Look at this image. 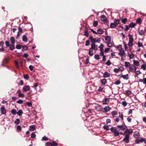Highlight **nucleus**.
<instances>
[{
  "instance_id": "58836bf2",
  "label": "nucleus",
  "mask_w": 146,
  "mask_h": 146,
  "mask_svg": "<svg viewBox=\"0 0 146 146\" xmlns=\"http://www.w3.org/2000/svg\"><path fill=\"white\" fill-rule=\"evenodd\" d=\"M18 29H19V31L17 33V37L19 36V33L20 32H22L23 31L22 29V28L21 27H20Z\"/></svg>"
},
{
  "instance_id": "603ef678",
  "label": "nucleus",
  "mask_w": 146,
  "mask_h": 146,
  "mask_svg": "<svg viewBox=\"0 0 146 146\" xmlns=\"http://www.w3.org/2000/svg\"><path fill=\"white\" fill-rule=\"evenodd\" d=\"M124 44V48H125V50H127V49H128V46L127 45V44H126L125 43H123Z\"/></svg>"
},
{
  "instance_id": "0e129e2a",
  "label": "nucleus",
  "mask_w": 146,
  "mask_h": 146,
  "mask_svg": "<svg viewBox=\"0 0 146 146\" xmlns=\"http://www.w3.org/2000/svg\"><path fill=\"white\" fill-rule=\"evenodd\" d=\"M36 136V135L34 132H33L31 134V137L32 138H34Z\"/></svg>"
},
{
  "instance_id": "ddd939ff",
  "label": "nucleus",
  "mask_w": 146,
  "mask_h": 146,
  "mask_svg": "<svg viewBox=\"0 0 146 146\" xmlns=\"http://www.w3.org/2000/svg\"><path fill=\"white\" fill-rule=\"evenodd\" d=\"M30 87L29 86H25L23 88V90L25 92L29 91L30 90Z\"/></svg>"
},
{
  "instance_id": "c03bdc74",
  "label": "nucleus",
  "mask_w": 146,
  "mask_h": 146,
  "mask_svg": "<svg viewBox=\"0 0 146 146\" xmlns=\"http://www.w3.org/2000/svg\"><path fill=\"white\" fill-rule=\"evenodd\" d=\"M125 93L126 94L127 96H129L131 94V92L129 90H126L125 91Z\"/></svg>"
},
{
  "instance_id": "e2e57ef3",
  "label": "nucleus",
  "mask_w": 146,
  "mask_h": 146,
  "mask_svg": "<svg viewBox=\"0 0 146 146\" xmlns=\"http://www.w3.org/2000/svg\"><path fill=\"white\" fill-rule=\"evenodd\" d=\"M119 69H117V68H115L113 69V71L116 73H118L119 72Z\"/></svg>"
},
{
  "instance_id": "4c0bfd02",
  "label": "nucleus",
  "mask_w": 146,
  "mask_h": 146,
  "mask_svg": "<svg viewBox=\"0 0 146 146\" xmlns=\"http://www.w3.org/2000/svg\"><path fill=\"white\" fill-rule=\"evenodd\" d=\"M117 48L119 50V51L123 50L122 49V46L121 45H118Z\"/></svg>"
},
{
  "instance_id": "0eeeda50",
  "label": "nucleus",
  "mask_w": 146,
  "mask_h": 146,
  "mask_svg": "<svg viewBox=\"0 0 146 146\" xmlns=\"http://www.w3.org/2000/svg\"><path fill=\"white\" fill-rule=\"evenodd\" d=\"M130 135L129 134H126L124 138L123 139V141L126 142L127 143H128L129 142V139L130 138Z\"/></svg>"
},
{
  "instance_id": "13d9d810",
  "label": "nucleus",
  "mask_w": 146,
  "mask_h": 146,
  "mask_svg": "<svg viewBox=\"0 0 146 146\" xmlns=\"http://www.w3.org/2000/svg\"><path fill=\"white\" fill-rule=\"evenodd\" d=\"M24 78L26 80H28L29 78V76L27 74L24 75Z\"/></svg>"
},
{
  "instance_id": "f3484780",
  "label": "nucleus",
  "mask_w": 146,
  "mask_h": 146,
  "mask_svg": "<svg viewBox=\"0 0 146 146\" xmlns=\"http://www.w3.org/2000/svg\"><path fill=\"white\" fill-rule=\"evenodd\" d=\"M143 142H144V139L142 138L140 139H137L135 140V143L137 144L141 143Z\"/></svg>"
},
{
  "instance_id": "ea45409f",
  "label": "nucleus",
  "mask_w": 146,
  "mask_h": 146,
  "mask_svg": "<svg viewBox=\"0 0 146 146\" xmlns=\"http://www.w3.org/2000/svg\"><path fill=\"white\" fill-rule=\"evenodd\" d=\"M141 20L140 18H139L137 19L136 21V23L137 24H141Z\"/></svg>"
},
{
  "instance_id": "69168bd1",
  "label": "nucleus",
  "mask_w": 146,
  "mask_h": 146,
  "mask_svg": "<svg viewBox=\"0 0 146 146\" xmlns=\"http://www.w3.org/2000/svg\"><path fill=\"white\" fill-rule=\"evenodd\" d=\"M125 30L126 31H128L129 29V28L130 27H129V25H125Z\"/></svg>"
},
{
  "instance_id": "f257e3e1",
  "label": "nucleus",
  "mask_w": 146,
  "mask_h": 146,
  "mask_svg": "<svg viewBox=\"0 0 146 146\" xmlns=\"http://www.w3.org/2000/svg\"><path fill=\"white\" fill-rule=\"evenodd\" d=\"M89 39L90 40V41L92 43H94L95 42L100 43L101 41V39L98 37H96L95 38H94L92 36H90L89 37Z\"/></svg>"
},
{
  "instance_id": "aec40b11",
  "label": "nucleus",
  "mask_w": 146,
  "mask_h": 146,
  "mask_svg": "<svg viewBox=\"0 0 146 146\" xmlns=\"http://www.w3.org/2000/svg\"><path fill=\"white\" fill-rule=\"evenodd\" d=\"M101 82L102 85L104 86L107 83V81L106 79L104 78L101 80Z\"/></svg>"
},
{
  "instance_id": "393cba45",
  "label": "nucleus",
  "mask_w": 146,
  "mask_h": 146,
  "mask_svg": "<svg viewBox=\"0 0 146 146\" xmlns=\"http://www.w3.org/2000/svg\"><path fill=\"white\" fill-rule=\"evenodd\" d=\"M104 31L101 29H99L97 30V33L99 34H102L104 33Z\"/></svg>"
},
{
  "instance_id": "79ce46f5",
  "label": "nucleus",
  "mask_w": 146,
  "mask_h": 146,
  "mask_svg": "<svg viewBox=\"0 0 146 146\" xmlns=\"http://www.w3.org/2000/svg\"><path fill=\"white\" fill-rule=\"evenodd\" d=\"M110 130L113 133H114L117 131L116 129L114 127H112L110 129Z\"/></svg>"
},
{
  "instance_id": "6e6d98bb",
  "label": "nucleus",
  "mask_w": 146,
  "mask_h": 146,
  "mask_svg": "<svg viewBox=\"0 0 146 146\" xmlns=\"http://www.w3.org/2000/svg\"><path fill=\"white\" fill-rule=\"evenodd\" d=\"M121 83V82L119 80H117L115 82L114 84L115 85H118L119 84Z\"/></svg>"
},
{
  "instance_id": "a878e982",
  "label": "nucleus",
  "mask_w": 146,
  "mask_h": 146,
  "mask_svg": "<svg viewBox=\"0 0 146 146\" xmlns=\"http://www.w3.org/2000/svg\"><path fill=\"white\" fill-rule=\"evenodd\" d=\"M105 40L107 41V42H110L111 41V38L110 36H106L105 38Z\"/></svg>"
},
{
  "instance_id": "c756f323",
  "label": "nucleus",
  "mask_w": 146,
  "mask_h": 146,
  "mask_svg": "<svg viewBox=\"0 0 146 146\" xmlns=\"http://www.w3.org/2000/svg\"><path fill=\"white\" fill-rule=\"evenodd\" d=\"M104 45L102 44H101L99 46V48L100 49V51H104Z\"/></svg>"
},
{
  "instance_id": "f704fd0d",
  "label": "nucleus",
  "mask_w": 146,
  "mask_h": 146,
  "mask_svg": "<svg viewBox=\"0 0 146 146\" xmlns=\"http://www.w3.org/2000/svg\"><path fill=\"white\" fill-rule=\"evenodd\" d=\"M17 113L19 116L21 115L23 113L22 110H19L17 112Z\"/></svg>"
},
{
  "instance_id": "4468645a",
  "label": "nucleus",
  "mask_w": 146,
  "mask_h": 146,
  "mask_svg": "<svg viewBox=\"0 0 146 146\" xmlns=\"http://www.w3.org/2000/svg\"><path fill=\"white\" fill-rule=\"evenodd\" d=\"M142 61L143 64L141 65V69L145 70L146 69V62H145L143 60H142Z\"/></svg>"
},
{
  "instance_id": "423d86ee",
  "label": "nucleus",
  "mask_w": 146,
  "mask_h": 146,
  "mask_svg": "<svg viewBox=\"0 0 146 146\" xmlns=\"http://www.w3.org/2000/svg\"><path fill=\"white\" fill-rule=\"evenodd\" d=\"M146 31V29L139 28L138 33L140 35H143L145 33V31Z\"/></svg>"
},
{
  "instance_id": "9b49d317",
  "label": "nucleus",
  "mask_w": 146,
  "mask_h": 146,
  "mask_svg": "<svg viewBox=\"0 0 146 146\" xmlns=\"http://www.w3.org/2000/svg\"><path fill=\"white\" fill-rule=\"evenodd\" d=\"M1 113L2 114H5L6 113V110L4 106H3L0 109Z\"/></svg>"
},
{
  "instance_id": "473e14b6",
  "label": "nucleus",
  "mask_w": 146,
  "mask_h": 146,
  "mask_svg": "<svg viewBox=\"0 0 146 146\" xmlns=\"http://www.w3.org/2000/svg\"><path fill=\"white\" fill-rule=\"evenodd\" d=\"M119 20L115 19L114 20V23L116 25V26H117L119 24Z\"/></svg>"
},
{
  "instance_id": "4d7b16f0",
  "label": "nucleus",
  "mask_w": 146,
  "mask_h": 146,
  "mask_svg": "<svg viewBox=\"0 0 146 146\" xmlns=\"http://www.w3.org/2000/svg\"><path fill=\"white\" fill-rule=\"evenodd\" d=\"M131 116L128 117L127 118V120L129 122H131L132 120V118L131 117Z\"/></svg>"
},
{
  "instance_id": "2f4dec72",
  "label": "nucleus",
  "mask_w": 146,
  "mask_h": 146,
  "mask_svg": "<svg viewBox=\"0 0 146 146\" xmlns=\"http://www.w3.org/2000/svg\"><path fill=\"white\" fill-rule=\"evenodd\" d=\"M20 122V120L19 119H16L14 121V123L15 124H19Z\"/></svg>"
},
{
  "instance_id": "864d4df0",
  "label": "nucleus",
  "mask_w": 146,
  "mask_h": 146,
  "mask_svg": "<svg viewBox=\"0 0 146 146\" xmlns=\"http://www.w3.org/2000/svg\"><path fill=\"white\" fill-rule=\"evenodd\" d=\"M90 44V41L89 40H87L86 41L85 46H88Z\"/></svg>"
},
{
  "instance_id": "5701e85b",
  "label": "nucleus",
  "mask_w": 146,
  "mask_h": 146,
  "mask_svg": "<svg viewBox=\"0 0 146 146\" xmlns=\"http://www.w3.org/2000/svg\"><path fill=\"white\" fill-rule=\"evenodd\" d=\"M22 40L25 42L28 41L27 37L26 35H23L22 37Z\"/></svg>"
},
{
  "instance_id": "6e6552de",
  "label": "nucleus",
  "mask_w": 146,
  "mask_h": 146,
  "mask_svg": "<svg viewBox=\"0 0 146 146\" xmlns=\"http://www.w3.org/2000/svg\"><path fill=\"white\" fill-rule=\"evenodd\" d=\"M137 69V68L134 66L131 65L129 68V71L131 72H134L136 71Z\"/></svg>"
},
{
  "instance_id": "f8f14e48",
  "label": "nucleus",
  "mask_w": 146,
  "mask_h": 146,
  "mask_svg": "<svg viewBox=\"0 0 146 146\" xmlns=\"http://www.w3.org/2000/svg\"><path fill=\"white\" fill-rule=\"evenodd\" d=\"M117 127L119 129V130H121L122 131L124 130L126 128V126L125 125H118Z\"/></svg>"
},
{
  "instance_id": "7c9ffc66",
  "label": "nucleus",
  "mask_w": 146,
  "mask_h": 146,
  "mask_svg": "<svg viewBox=\"0 0 146 146\" xmlns=\"http://www.w3.org/2000/svg\"><path fill=\"white\" fill-rule=\"evenodd\" d=\"M22 51H23L27 50L28 48V47L26 45H24L22 46Z\"/></svg>"
},
{
  "instance_id": "de8ad7c7",
  "label": "nucleus",
  "mask_w": 146,
  "mask_h": 146,
  "mask_svg": "<svg viewBox=\"0 0 146 146\" xmlns=\"http://www.w3.org/2000/svg\"><path fill=\"white\" fill-rule=\"evenodd\" d=\"M98 22L97 21H94L93 23V25L94 27H96L98 25Z\"/></svg>"
},
{
  "instance_id": "6ab92c4d",
  "label": "nucleus",
  "mask_w": 146,
  "mask_h": 146,
  "mask_svg": "<svg viewBox=\"0 0 146 146\" xmlns=\"http://www.w3.org/2000/svg\"><path fill=\"white\" fill-rule=\"evenodd\" d=\"M91 48L92 49L95 50L98 49L97 47V46L94 43H92V44H91Z\"/></svg>"
},
{
  "instance_id": "cd10ccee",
  "label": "nucleus",
  "mask_w": 146,
  "mask_h": 146,
  "mask_svg": "<svg viewBox=\"0 0 146 146\" xmlns=\"http://www.w3.org/2000/svg\"><path fill=\"white\" fill-rule=\"evenodd\" d=\"M11 43L12 44H14L15 42V40L14 37H11L10 39Z\"/></svg>"
},
{
  "instance_id": "412c9836",
  "label": "nucleus",
  "mask_w": 146,
  "mask_h": 146,
  "mask_svg": "<svg viewBox=\"0 0 146 146\" xmlns=\"http://www.w3.org/2000/svg\"><path fill=\"white\" fill-rule=\"evenodd\" d=\"M110 75V74L107 72H105L103 73V76L105 78L109 77Z\"/></svg>"
},
{
  "instance_id": "4be33fe9",
  "label": "nucleus",
  "mask_w": 146,
  "mask_h": 146,
  "mask_svg": "<svg viewBox=\"0 0 146 146\" xmlns=\"http://www.w3.org/2000/svg\"><path fill=\"white\" fill-rule=\"evenodd\" d=\"M121 77L124 80H127L129 78V75L128 74L126 75H122Z\"/></svg>"
},
{
  "instance_id": "49530a36",
  "label": "nucleus",
  "mask_w": 146,
  "mask_h": 146,
  "mask_svg": "<svg viewBox=\"0 0 146 146\" xmlns=\"http://www.w3.org/2000/svg\"><path fill=\"white\" fill-rule=\"evenodd\" d=\"M138 46L139 47H143L142 43L139 42L137 43Z\"/></svg>"
},
{
  "instance_id": "09e8293b",
  "label": "nucleus",
  "mask_w": 146,
  "mask_h": 146,
  "mask_svg": "<svg viewBox=\"0 0 146 146\" xmlns=\"http://www.w3.org/2000/svg\"><path fill=\"white\" fill-rule=\"evenodd\" d=\"M111 114L113 116L116 115L117 114V112L116 111H114L111 112Z\"/></svg>"
},
{
  "instance_id": "37998d69",
  "label": "nucleus",
  "mask_w": 146,
  "mask_h": 146,
  "mask_svg": "<svg viewBox=\"0 0 146 146\" xmlns=\"http://www.w3.org/2000/svg\"><path fill=\"white\" fill-rule=\"evenodd\" d=\"M129 25L130 27H133L136 25L133 22H131Z\"/></svg>"
},
{
  "instance_id": "7ed1b4c3",
  "label": "nucleus",
  "mask_w": 146,
  "mask_h": 146,
  "mask_svg": "<svg viewBox=\"0 0 146 146\" xmlns=\"http://www.w3.org/2000/svg\"><path fill=\"white\" fill-rule=\"evenodd\" d=\"M118 54L121 57V60H123L126 59V54L124 50H121L118 53Z\"/></svg>"
},
{
  "instance_id": "dca6fc26",
  "label": "nucleus",
  "mask_w": 146,
  "mask_h": 146,
  "mask_svg": "<svg viewBox=\"0 0 146 146\" xmlns=\"http://www.w3.org/2000/svg\"><path fill=\"white\" fill-rule=\"evenodd\" d=\"M125 134L126 133H127V134H132L133 132V131L132 129H125Z\"/></svg>"
},
{
  "instance_id": "a18cd8bd",
  "label": "nucleus",
  "mask_w": 146,
  "mask_h": 146,
  "mask_svg": "<svg viewBox=\"0 0 146 146\" xmlns=\"http://www.w3.org/2000/svg\"><path fill=\"white\" fill-rule=\"evenodd\" d=\"M94 57L96 59L99 60L100 59L99 55L98 54H96L94 55Z\"/></svg>"
},
{
  "instance_id": "8fccbe9b",
  "label": "nucleus",
  "mask_w": 146,
  "mask_h": 146,
  "mask_svg": "<svg viewBox=\"0 0 146 146\" xmlns=\"http://www.w3.org/2000/svg\"><path fill=\"white\" fill-rule=\"evenodd\" d=\"M52 145V146H57L58 145V144L55 141H53Z\"/></svg>"
},
{
  "instance_id": "c9c22d12",
  "label": "nucleus",
  "mask_w": 146,
  "mask_h": 146,
  "mask_svg": "<svg viewBox=\"0 0 146 146\" xmlns=\"http://www.w3.org/2000/svg\"><path fill=\"white\" fill-rule=\"evenodd\" d=\"M17 112L16 110L15 109H13L11 111V113L13 115H15Z\"/></svg>"
},
{
  "instance_id": "bb28decb",
  "label": "nucleus",
  "mask_w": 146,
  "mask_h": 146,
  "mask_svg": "<svg viewBox=\"0 0 146 146\" xmlns=\"http://www.w3.org/2000/svg\"><path fill=\"white\" fill-rule=\"evenodd\" d=\"M117 26L114 23H111L110 24V27L111 28H115Z\"/></svg>"
},
{
  "instance_id": "3c124183",
  "label": "nucleus",
  "mask_w": 146,
  "mask_h": 146,
  "mask_svg": "<svg viewBox=\"0 0 146 146\" xmlns=\"http://www.w3.org/2000/svg\"><path fill=\"white\" fill-rule=\"evenodd\" d=\"M106 43L107 44L108 46L109 47H111L113 46V44L110 42H106Z\"/></svg>"
},
{
  "instance_id": "b1692460",
  "label": "nucleus",
  "mask_w": 146,
  "mask_h": 146,
  "mask_svg": "<svg viewBox=\"0 0 146 146\" xmlns=\"http://www.w3.org/2000/svg\"><path fill=\"white\" fill-rule=\"evenodd\" d=\"M124 66L126 68H129V66L131 65H130V62H124Z\"/></svg>"
},
{
  "instance_id": "e433bc0d",
  "label": "nucleus",
  "mask_w": 146,
  "mask_h": 146,
  "mask_svg": "<svg viewBox=\"0 0 146 146\" xmlns=\"http://www.w3.org/2000/svg\"><path fill=\"white\" fill-rule=\"evenodd\" d=\"M122 23H123V24H125L126 23L127 21V19L126 18H125L124 19H122L121 20Z\"/></svg>"
},
{
  "instance_id": "72a5a7b5",
  "label": "nucleus",
  "mask_w": 146,
  "mask_h": 146,
  "mask_svg": "<svg viewBox=\"0 0 146 146\" xmlns=\"http://www.w3.org/2000/svg\"><path fill=\"white\" fill-rule=\"evenodd\" d=\"M103 128L106 131H108L109 129V128L108 126L106 125H104L103 126Z\"/></svg>"
},
{
  "instance_id": "1a4fd4ad",
  "label": "nucleus",
  "mask_w": 146,
  "mask_h": 146,
  "mask_svg": "<svg viewBox=\"0 0 146 146\" xmlns=\"http://www.w3.org/2000/svg\"><path fill=\"white\" fill-rule=\"evenodd\" d=\"M110 109V108L109 106H105L104 108H102V111L104 113H106L109 111Z\"/></svg>"
},
{
  "instance_id": "20e7f679",
  "label": "nucleus",
  "mask_w": 146,
  "mask_h": 146,
  "mask_svg": "<svg viewBox=\"0 0 146 146\" xmlns=\"http://www.w3.org/2000/svg\"><path fill=\"white\" fill-rule=\"evenodd\" d=\"M100 19L101 21L104 22V23H105L108 26V20L107 19L106 17L104 15L101 16L100 17Z\"/></svg>"
},
{
  "instance_id": "a19ab883",
  "label": "nucleus",
  "mask_w": 146,
  "mask_h": 146,
  "mask_svg": "<svg viewBox=\"0 0 146 146\" xmlns=\"http://www.w3.org/2000/svg\"><path fill=\"white\" fill-rule=\"evenodd\" d=\"M94 53L92 51V50H90L89 51V55L90 56H92L93 55Z\"/></svg>"
},
{
  "instance_id": "a211bd4d",
  "label": "nucleus",
  "mask_w": 146,
  "mask_h": 146,
  "mask_svg": "<svg viewBox=\"0 0 146 146\" xmlns=\"http://www.w3.org/2000/svg\"><path fill=\"white\" fill-rule=\"evenodd\" d=\"M133 62L134 64L133 66H134L135 67H137L139 66V62L138 60H133Z\"/></svg>"
},
{
  "instance_id": "338daca9",
  "label": "nucleus",
  "mask_w": 146,
  "mask_h": 146,
  "mask_svg": "<svg viewBox=\"0 0 146 146\" xmlns=\"http://www.w3.org/2000/svg\"><path fill=\"white\" fill-rule=\"evenodd\" d=\"M17 103L19 104H22L23 103V101L22 100L20 99L17 101Z\"/></svg>"
},
{
  "instance_id": "f03ea898",
  "label": "nucleus",
  "mask_w": 146,
  "mask_h": 146,
  "mask_svg": "<svg viewBox=\"0 0 146 146\" xmlns=\"http://www.w3.org/2000/svg\"><path fill=\"white\" fill-rule=\"evenodd\" d=\"M128 37L129 38V41L128 45L129 47H131L133 45V36L129 34Z\"/></svg>"
},
{
  "instance_id": "39448f33",
  "label": "nucleus",
  "mask_w": 146,
  "mask_h": 146,
  "mask_svg": "<svg viewBox=\"0 0 146 146\" xmlns=\"http://www.w3.org/2000/svg\"><path fill=\"white\" fill-rule=\"evenodd\" d=\"M94 108L98 111H102V106L98 104H94Z\"/></svg>"
},
{
  "instance_id": "774afa93",
  "label": "nucleus",
  "mask_w": 146,
  "mask_h": 146,
  "mask_svg": "<svg viewBox=\"0 0 146 146\" xmlns=\"http://www.w3.org/2000/svg\"><path fill=\"white\" fill-rule=\"evenodd\" d=\"M52 143L50 142H47L46 143V145L47 146H52Z\"/></svg>"
},
{
  "instance_id": "c85d7f7f",
  "label": "nucleus",
  "mask_w": 146,
  "mask_h": 146,
  "mask_svg": "<svg viewBox=\"0 0 146 146\" xmlns=\"http://www.w3.org/2000/svg\"><path fill=\"white\" fill-rule=\"evenodd\" d=\"M35 129V126L34 125H31L29 127L30 130L33 131Z\"/></svg>"
},
{
  "instance_id": "2eb2a0df",
  "label": "nucleus",
  "mask_w": 146,
  "mask_h": 146,
  "mask_svg": "<svg viewBox=\"0 0 146 146\" xmlns=\"http://www.w3.org/2000/svg\"><path fill=\"white\" fill-rule=\"evenodd\" d=\"M128 55L129 57V59H133L135 56V54L131 52H128Z\"/></svg>"
},
{
  "instance_id": "680f3d73",
  "label": "nucleus",
  "mask_w": 146,
  "mask_h": 146,
  "mask_svg": "<svg viewBox=\"0 0 146 146\" xmlns=\"http://www.w3.org/2000/svg\"><path fill=\"white\" fill-rule=\"evenodd\" d=\"M104 51H100V52L99 53L100 55V56H105L104 55Z\"/></svg>"
},
{
  "instance_id": "052dcab7",
  "label": "nucleus",
  "mask_w": 146,
  "mask_h": 146,
  "mask_svg": "<svg viewBox=\"0 0 146 146\" xmlns=\"http://www.w3.org/2000/svg\"><path fill=\"white\" fill-rule=\"evenodd\" d=\"M26 104L29 107H30L32 106V104L31 102H26Z\"/></svg>"
},
{
  "instance_id": "9d476101",
  "label": "nucleus",
  "mask_w": 146,
  "mask_h": 146,
  "mask_svg": "<svg viewBox=\"0 0 146 146\" xmlns=\"http://www.w3.org/2000/svg\"><path fill=\"white\" fill-rule=\"evenodd\" d=\"M110 99L108 98H105L102 101L103 105H107L109 103Z\"/></svg>"
},
{
  "instance_id": "bf43d9fd",
  "label": "nucleus",
  "mask_w": 146,
  "mask_h": 146,
  "mask_svg": "<svg viewBox=\"0 0 146 146\" xmlns=\"http://www.w3.org/2000/svg\"><path fill=\"white\" fill-rule=\"evenodd\" d=\"M18 96L20 97L24 98V95L23 94L20 93L19 94Z\"/></svg>"
},
{
  "instance_id": "5fc2aeb1",
  "label": "nucleus",
  "mask_w": 146,
  "mask_h": 146,
  "mask_svg": "<svg viewBox=\"0 0 146 146\" xmlns=\"http://www.w3.org/2000/svg\"><path fill=\"white\" fill-rule=\"evenodd\" d=\"M122 105L125 107L127 105V103L125 101H123L122 102Z\"/></svg>"
}]
</instances>
